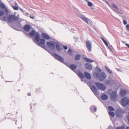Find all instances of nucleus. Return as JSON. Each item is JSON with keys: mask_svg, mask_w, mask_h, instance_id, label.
I'll return each mask as SVG.
<instances>
[{"mask_svg": "<svg viewBox=\"0 0 129 129\" xmlns=\"http://www.w3.org/2000/svg\"><path fill=\"white\" fill-rule=\"evenodd\" d=\"M45 40L43 39H41L40 40V42L37 44V45L43 48L51 54L52 52V51L45 46Z\"/></svg>", "mask_w": 129, "mask_h": 129, "instance_id": "1", "label": "nucleus"}, {"mask_svg": "<svg viewBox=\"0 0 129 129\" xmlns=\"http://www.w3.org/2000/svg\"><path fill=\"white\" fill-rule=\"evenodd\" d=\"M7 18L9 22L10 23H12L14 21H17L19 19V17L14 15L8 16Z\"/></svg>", "mask_w": 129, "mask_h": 129, "instance_id": "2", "label": "nucleus"}, {"mask_svg": "<svg viewBox=\"0 0 129 129\" xmlns=\"http://www.w3.org/2000/svg\"><path fill=\"white\" fill-rule=\"evenodd\" d=\"M95 85L97 88L101 91H104L106 89V86L102 83L96 82Z\"/></svg>", "mask_w": 129, "mask_h": 129, "instance_id": "3", "label": "nucleus"}, {"mask_svg": "<svg viewBox=\"0 0 129 129\" xmlns=\"http://www.w3.org/2000/svg\"><path fill=\"white\" fill-rule=\"evenodd\" d=\"M110 8L117 13L120 14H122V11L119 10L118 7L115 4H111L110 6Z\"/></svg>", "mask_w": 129, "mask_h": 129, "instance_id": "4", "label": "nucleus"}, {"mask_svg": "<svg viewBox=\"0 0 129 129\" xmlns=\"http://www.w3.org/2000/svg\"><path fill=\"white\" fill-rule=\"evenodd\" d=\"M121 105L123 106H125L129 105V99L125 97L122 99L121 101Z\"/></svg>", "mask_w": 129, "mask_h": 129, "instance_id": "5", "label": "nucleus"}, {"mask_svg": "<svg viewBox=\"0 0 129 129\" xmlns=\"http://www.w3.org/2000/svg\"><path fill=\"white\" fill-rule=\"evenodd\" d=\"M98 76H96L97 78L100 81H102L105 79L107 76L106 74L104 72H102Z\"/></svg>", "mask_w": 129, "mask_h": 129, "instance_id": "6", "label": "nucleus"}, {"mask_svg": "<svg viewBox=\"0 0 129 129\" xmlns=\"http://www.w3.org/2000/svg\"><path fill=\"white\" fill-rule=\"evenodd\" d=\"M86 45L88 51L90 52L91 51L92 44L90 41H86Z\"/></svg>", "mask_w": 129, "mask_h": 129, "instance_id": "7", "label": "nucleus"}, {"mask_svg": "<svg viewBox=\"0 0 129 129\" xmlns=\"http://www.w3.org/2000/svg\"><path fill=\"white\" fill-rule=\"evenodd\" d=\"M47 45L52 50H54L55 49V42H54L52 41H51L50 42H47L46 43Z\"/></svg>", "mask_w": 129, "mask_h": 129, "instance_id": "8", "label": "nucleus"}, {"mask_svg": "<svg viewBox=\"0 0 129 129\" xmlns=\"http://www.w3.org/2000/svg\"><path fill=\"white\" fill-rule=\"evenodd\" d=\"M53 55L56 59L62 63H64V60L62 57L58 55L55 53H54Z\"/></svg>", "mask_w": 129, "mask_h": 129, "instance_id": "9", "label": "nucleus"}, {"mask_svg": "<svg viewBox=\"0 0 129 129\" xmlns=\"http://www.w3.org/2000/svg\"><path fill=\"white\" fill-rule=\"evenodd\" d=\"M123 111L122 109H120L117 110L116 113V115L118 117H121L123 115Z\"/></svg>", "mask_w": 129, "mask_h": 129, "instance_id": "10", "label": "nucleus"}, {"mask_svg": "<svg viewBox=\"0 0 129 129\" xmlns=\"http://www.w3.org/2000/svg\"><path fill=\"white\" fill-rule=\"evenodd\" d=\"M117 92L116 91H113L111 94V98L112 101H115L116 99Z\"/></svg>", "mask_w": 129, "mask_h": 129, "instance_id": "11", "label": "nucleus"}, {"mask_svg": "<svg viewBox=\"0 0 129 129\" xmlns=\"http://www.w3.org/2000/svg\"><path fill=\"white\" fill-rule=\"evenodd\" d=\"M95 69L96 71L93 73V76L94 77H98L101 72V70L97 66L96 67Z\"/></svg>", "mask_w": 129, "mask_h": 129, "instance_id": "12", "label": "nucleus"}, {"mask_svg": "<svg viewBox=\"0 0 129 129\" xmlns=\"http://www.w3.org/2000/svg\"><path fill=\"white\" fill-rule=\"evenodd\" d=\"M91 91L95 95H98L97 90L96 87L94 85H91L90 87Z\"/></svg>", "mask_w": 129, "mask_h": 129, "instance_id": "13", "label": "nucleus"}, {"mask_svg": "<svg viewBox=\"0 0 129 129\" xmlns=\"http://www.w3.org/2000/svg\"><path fill=\"white\" fill-rule=\"evenodd\" d=\"M9 13L8 11L7 8H6L4 10H0V16H2L4 15V14L6 15L8 14Z\"/></svg>", "mask_w": 129, "mask_h": 129, "instance_id": "14", "label": "nucleus"}, {"mask_svg": "<svg viewBox=\"0 0 129 129\" xmlns=\"http://www.w3.org/2000/svg\"><path fill=\"white\" fill-rule=\"evenodd\" d=\"M35 39L36 42L34 40V42L37 45V43H40L39 42L40 40V35L39 33L38 32H37L35 35Z\"/></svg>", "mask_w": 129, "mask_h": 129, "instance_id": "15", "label": "nucleus"}, {"mask_svg": "<svg viewBox=\"0 0 129 129\" xmlns=\"http://www.w3.org/2000/svg\"><path fill=\"white\" fill-rule=\"evenodd\" d=\"M79 17L81 18L84 21L88 24L89 23V22H90L89 19L84 17L83 15H80Z\"/></svg>", "mask_w": 129, "mask_h": 129, "instance_id": "16", "label": "nucleus"}, {"mask_svg": "<svg viewBox=\"0 0 129 129\" xmlns=\"http://www.w3.org/2000/svg\"><path fill=\"white\" fill-rule=\"evenodd\" d=\"M30 26L27 24L25 25L23 27L24 30L26 32H29L30 29Z\"/></svg>", "mask_w": 129, "mask_h": 129, "instance_id": "17", "label": "nucleus"}, {"mask_svg": "<svg viewBox=\"0 0 129 129\" xmlns=\"http://www.w3.org/2000/svg\"><path fill=\"white\" fill-rule=\"evenodd\" d=\"M85 67L87 69L89 70H91L92 69V66L90 63H87L85 64Z\"/></svg>", "mask_w": 129, "mask_h": 129, "instance_id": "18", "label": "nucleus"}, {"mask_svg": "<svg viewBox=\"0 0 129 129\" xmlns=\"http://www.w3.org/2000/svg\"><path fill=\"white\" fill-rule=\"evenodd\" d=\"M75 72L77 74L78 76H79L81 79H84V76L83 74L80 71H75Z\"/></svg>", "mask_w": 129, "mask_h": 129, "instance_id": "19", "label": "nucleus"}, {"mask_svg": "<svg viewBox=\"0 0 129 129\" xmlns=\"http://www.w3.org/2000/svg\"><path fill=\"white\" fill-rule=\"evenodd\" d=\"M90 111L92 113L95 112L97 110L96 107L95 106L93 105L90 106Z\"/></svg>", "mask_w": 129, "mask_h": 129, "instance_id": "20", "label": "nucleus"}, {"mask_svg": "<svg viewBox=\"0 0 129 129\" xmlns=\"http://www.w3.org/2000/svg\"><path fill=\"white\" fill-rule=\"evenodd\" d=\"M42 37L44 39L49 40L50 39V36L47 34L46 33H44L42 34Z\"/></svg>", "mask_w": 129, "mask_h": 129, "instance_id": "21", "label": "nucleus"}, {"mask_svg": "<svg viewBox=\"0 0 129 129\" xmlns=\"http://www.w3.org/2000/svg\"><path fill=\"white\" fill-rule=\"evenodd\" d=\"M84 75L85 77L88 79H90L91 78V76L90 74L87 72H84Z\"/></svg>", "mask_w": 129, "mask_h": 129, "instance_id": "22", "label": "nucleus"}, {"mask_svg": "<svg viewBox=\"0 0 129 129\" xmlns=\"http://www.w3.org/2000/svg\"><path fill=\"white\" fill-rule=\"evenodd\" d=\"M56 47L57 50L58 51H60L62 50V48L60 46L58 42H57L56 44Z\"/></svg>", "mask_w": 129, "mask_h": 129, "instance_id": "23", "label": "nucleus"}, {"mask_svg": "<svg viewBox=\"0 0 129 129\" xmlns=\"http://www.w3.org/2000/svg\"><path fill=\"white\" fill-rule=\"evenodd\" d=\"M69 67L72 70H74L76 69L77 66L74 64H72L70 65Z\"/></svg>", "mask_w": 129, "mask_h": 129, "instance_id": "24", "label": "nucleus"}, {"mask_svg": "<svg viewBox=\"0 0 129 129\" xmlns=\"http://www.w3.org/2000/svg\"><path fill=\"white\" fill-rule=\"evenodd\" d=\"M37 32H36L35 30H33L29 33V35L33 37L34 36L36 35V34Z\"/></svg>", "mask_w": 129, "mask_h": 129, "instance_id": "25", "label": "nucleus"}, {"mask_svg": "<svg viewBox=\"0 0 129 129\" xmlns=\"http://www.w3.org/2000/svg\"><path fill=\"white\" fill-rule=\"evenodd\" d=\"M126 93V91L124 90H122L120 92V94L122 96H124Z\"/></svg>", "mask_w": 129, "mask_h": 129, "instance_id": "26", "label": "nucleus"}, {"mask_svg": "<svg viewBox=\"0 0 129 129\" xmlns=\"http://www.w3.org/2000/svg\"><path fill=\"white\" fill-rule=\"evenodd\" d=\"M108 98V96L106 94H103L101 96V99L103 100H106Z\"/></svg>", "mask_w": 129, "mask_h": 129, "instance_id": "27", "label": "nucleus"}, {"mask_svg": "<svg viewBox=\"0 0 129 129\" xmlns=\"http://www.w3.org/2000/svg\"><path fill=\"white\" fill-rule=\"evenodd\" d=\"M84 60L86 62H94V61L92 60L89 59L87 58L86 57H84Z\"/></svg>", "mask_w": 129, "mask_h": 129, "instance_id": "28", "label": "nucleus"}, {"mask_svg": "<svg viewBox=\"0 0 129 129\" xmlns=\"http://www.w3.org/2000/svg\"><path fill=\"white\" fill-rule=\"evenodd\" d=\"M81 58V56L79 54H77L75 57V59L76 60H78L80 59Z\"/></svg>", "mask_w": 129, "mask_h": 129, "instance_id": "29", "label": "nucleus"}, {"mask_svg": "<svg viewBox=\"0 0 129 129\" xmlns=\"http://www.w3.org/2000/svg\"><path fill=\"white\" fill-rule=\"evenodd\" d=\"M0 7L3 9H5V5L3 3H1L0 5Z\"/></svg>", "mask_w": 129, "mask_h": 129, "instance_id": "30", "label": "nucleus"}, {"mask_svg": "<svg viewBox=\"0 0 129 129\" xmlns=\"http://www.w3.org/2000/svg\"><path fill=\"white\" fill-rule=\"evenodd\" d=\"M109 114L110 116H111L112 117H113L115 115L114 113L112 111H110L109 112Z\"/></svg>", "mask_w": 129, "mask_h": 129, "instance_id": "31", "label": "nucleus"}, {"mask_svg": "<svg viewBox=\"0 0 129 129\" xmlns=\"http://www.w3.org/2000/svg\"><path fill=\"white\" fill-rule=\"evenodd\" d=\"M112 80H108L106 82V84L107 85H109L110 84Z\"/></svg>", "mask_w": 129, "mask_h": 129, "instance_id": "32", "label": "nucleus"}, {"mask_svg": "<svg viewBox=\"0 0 129 129\" xmlns=\"http://www.w3.org/2000/svg\"><path fill=\"white\" fill-rule=\"evenodd\" d=\"M115 129H125V128L123 126H119L116 127Z\"/></svg>", "mask_w": 129, "mask_h": 129, "instance_id": "33", "label": "nucleus"}, {"mask_svg": "<svg viewBox=\"0 0 129 129\" xmlns=\"http://www.w3.org/2000/svg\"><path fill=\"white\" fill-rule=\"evenodd\" d=\"M68 54L70 55H72V51L71 49H70L68 51Z\"/></svg>", "mask_w": 129, "mask_h": 129, "instance_id": "34", "label": "nucleus"}, {"mask_svg": "<svg viewBox=\"0 0 129 129\" xmlns=\"http://www.w3.org/2000/svg\"><path fill=\"white\" fill-rule=\"evenodd\" d=\"M12 7L15 10H18V7L17 6H12Z\"/></svg>", "mask_w": 129, "mask_h": 129, "instance_id": "35", "label": "nucleus"}, {"mask_svg": "<svg viewBox=\"0 0 129 129\" xmlns=\"http://www.w3.org/2000/svg\"><path fill=\"white\" fill-rule=\"evenodd\" d=\"M109 109L111 111H113L114 109L111 106H109L108 107Z\"/></svg>", "mask_w": 129, "mask_h": 129, "instance_id": "36", "label": "nucleus"}, {"mask_svg": "<svg viewBox=\"0 0 129 129\" xmlns=\"http://www.w3.org/2000/svg\"><path fill=\"white\" fill-rule=\"evenodd\" d=\"M87 2L88 3V6L91 7L92 6L93 4L92 3L90 2H89L88 1Z\"/></svg>", "mask_w": 129, "mask_h": 129, "instance_id": "37", "label": "nucleus"}, {"mask_svg": "<svg viewBox=\"0 0 129 129\" xmlns=\"http://www.w3.org/2000/svg\"><path fill=\"white\" fill-rule=\"evenodd\" d=\"M104 43L105 44L106 46L107 47H108V48L110 49V48H109V47L108 46V43L106 41L105 42H104Z\"/></svg>", "mask_w": 129, "mask_h": 129, "instance_id": "38", "label": "nucleus"}, {"mask_svg": "<svg viewBox=\"0 0 129 129\" xmlns=\"http://www.w3.org/2000/svg\"><path fill=\"white\" fill-rule=\"evenodd\" d=\"M126 27L128 31H129V24H127L126 26Z\"/></svg>", "mask_w": 129, "mask_h": 129, "instance_id": "39", "label": "nucleus"}, {"mask_svg": "<svg viewBox=\"0 0 129 129\" xmlns=\"http://www.w3.org/2000/svg\"><path fill=\"white\" fill-rule=\"evenodd\" d=\"M7 20L6 17L5 16L3 18V20L6 21Z\"/></svg>", "mask_w": 129, "mask_h": 129, "instance_id": "40", "label": "nucleus"}, {"mask_svg": "<svg viewBox=\"0 0 129 129\" xmlns=\"http://www.w3.org/2000/svg\"><path fill=\"white\" fill-rule=\"evenodd\" d=\"M123 23L125 25L127 24V22L125 20H123Z\"/></svg>", "mask_w": 129, "mask_h": 129, "instance_id": "41", "label": "nucleus"}, {"mask_svg": "<svg viewBox=\"0 0 129 129\" xmlns=\"http://www.w3.org/2000/svg\"><path fill=\"white\" fill-rule=\"evenodd\" d=\"M127 119L128 121V124L129 125V114L127 116Z\"/></svg>", "mask_w": 129, "mask_h": 129, "instance_id": "42", "label": "nucleus"}, {"mask_svg": "<svg viewBox=\"0 0 129 129\" xmlns=\"http://www.w3.org/2000/svg\"><path fill=\"white\" fill-rule=\"evenodd\" d=\"M63 48L65 50H67L68 49V47L67 46H63Z\"/></svg>", "mask_w": 129, "mask_h": 129, "instance_id": "43", "label": "nucleus"}, {"mask_svg": "<svg viewBox=\"0 0 129 129\" xmlns=\"http://www.w3.org/2000/svg\"><path fill=\"white\" fill-rule=\"evenodd\" d=\"M107 71L110 73H112V71L110 70L109 69V70H108Z\"/></svg>", "mask_w": 129, "mask_h": 129, "instance_id": "44", "label": "nucleus"}, {"mask_svg": "<svg viewBox=\"0 0 129 129\" xmlns=\"http://www.w3.org/2000/svg\"><path fill=\"white\" fill-rule=\"evenodd\" d=\"M40 89L38 88V89H36V92H38L40 91Z\"/></svg>", "mask_w": 129, "mask_h": 129, "instance_id": "45", "label": "nucleus"}, {"mask_svg": "<svg viewBox=\"0 0 129 129\" xmlns=\"http://www.w3.org/2000/svg\"><path fill=\"white\" fill-rule=\"evenodd\" d=\"M19 9L21 10V11L23 13H24L25 11H23L21 8H19Z\"/></svg>", "mask_w": 129, "mask_h": 129, "instance_id": "46", "label": "nucleus"}, {"mask_svg": "<svg viewBox=\"0 0 129 129\" xmlns=\"http://www.w3.org/2000/svg\"><path fill=\"white\" fill-rule=\"evenodd\" d=\"M101 38L104 42H105L106 41L104 40V39L102 37H101Z\"/></svg>", "mask_w": 129, "mask_h": 129, "instance_id": "47", "label": "nucleus"}, {"mask_svg": "<svg viewBox=\"0 0 129 129\" xmlns=\"http://www.w3.org/2000/svg\"><path fill=\"white\" fill-rule=\"evenodd\" d=\"M125 45H126V46L128 48H129V44H127V43H126L125 44Z\"/></svg>", "mask_w": 129, "mask_h": 129, "instance_id": "48", "label": "nucleus"}, {"mask_svg": "<svg viewBox=\"0 0 129 129\" xmlns=\"http://www.w3.org/2000/svg\"><path fill=\"white\" fill-rule=\"evenodd\" d=\"M105 2L108 5V6L110 7V5L107 1H105Z\"/></svg>", "mask_w": 129, "mask_h": 129, "instance_id": "49", "label": "nucleus"}, {"mask_svg": "<svg viewBox=\"0 0 129 129\" xmlns=\"http://www.w3.org/2000/svg\"><path fill=\"white\" fill-rule=\"evenodd\" d=\"M105 68L107 70V71L108 70H109V68H108V67H106V66H105Z\"/></svg>", "mask_w": 129, "mask_h": 129, "instance_id": "50", "label": "nucleus"}, {"mask_svg": "<svg viewBox=\"0 0 129 129\" xmlns=\"http://www.w3.org/2000/svg\"><path fill=\"white\" fill-rule=\"evenodd\" d=\"M27 95L29 96H30L31 95V93H30L29 92L27 93Z\"/></svg>", "mask_w": 129, "mask_h": 129, "instance_id": "51", "label": "nucleus"}, {"mask_svg": "<svg viewBox=\"0 0 129 129\" xmlns=\"http://www.w3.org/2000/svg\"><path fill=\"white\" fill-rule=\"evenodd\" d=\"M30 17L32 19H34V16H30Z\"/></svg>", "mask_w": 129, "mask_h": 129, "instance_id": "52", "label": "nucleus"}, {"mask_svg": "<svg viewBox=\"0 0 129 129\" xmlns=\"http://www.w3.org/2000/svg\"><path fill=\"white\" fill-rule=\"evenodd\" d=\"M74 38L75 39V40H77V38H76V37H74Z\"/></svg>", "mask_w": 129, "mask_h": 129, "instance_id": "53", "label": "nucleus"}, {"mask_svg": "<svg viewBox=\"0 0 129 129\" xmlns=\"http://www.w3.org/2000/svg\"><path fill=\"white\" fill-rule=\"evenodd\" d=\"M126 129H129V126H127L126 128Z\"/></svg>", "mask_w": 129, "mask_h": 129, "instance_id": "54", "label": "nucleus"}, {"mask_svg": "<svg viewBox=\"0 0 129 129\" xmlns=\"http://www.w3.org/2000/svg\"><path fill=\"white\" fill-rule=\"evenodd\" d=\"M117 70L118 71H120V69H118Z\"/></svg>", "mask_w": 129, "mask_h": 129, "instance_id": "55", "label": "nucleus"}, {"mask_svg": "<svg viewBox=\"0 0 129 129\" xmlns=\"http://www.w3.org/2000/svg\"><path fill=\"white\" fill-rule=\"evenodd\" d=\"M121 42L123 43H124L125 42H124V41H122Z\"/></svg>", "mask_w": 129, "mask_h": 129, "instance_id": "56", "label": "nucleus"}, {"mask_svg": "<svg viewBox=\"0 0 129 129\" xmlns=\"http://www.w3.org/2000/svg\"><path fill=\"white\" fill-rule=\"evenodd\" d=\"M25 14H27V15H29V14L28 13H25Z\"/></svg>", "mask_w": 129, "mask_h": 129, "instance_id": "57", "label": "nucleus"}, {"mask_svg": "<svg viewBox=\"0 0 129 129\" xmlns=\"http://www.w3.org/2000/svg\"><path fill=\"white\" fill-rule=\"evenodd\" d=\"M30 108H31V109L32 108V107L31 106Z\"/></svg>", "mask_w": 129, "mask_h": 129, "instance_id": "58", "label": "nucleus"}, {"mask_svg": "<svg viewBox=\"0 0 129 129\" xmlns=\"http://www.w3.org/2000/svg\"><path fill=\"white\" fill-rule=\"evenodd\" d=\"M1 0H0V3H1Z\"/></svg>", "mask_w": 129, "mask_h": 129, "instance_id": "59", "label": "nucleus"}, {"mask_svg": "<svg viewBox=\"0 0 129 129\" xmlns=\"http://www.w3.org/2000/svg\"><path fill=\"white\" fill-rule=\"evenodd\" d=\"M81 80L82 81H83L82 79H81Z\"/></svg>", "mask_w": 129, "mask_h": 129, "instance_id": "60", "label": "nucleus"}, {"mask_svg": "<svg viewBox=\"0 0 129 129\" xmlns=\"http://www.w3.org/2000/svg\"><path fill=\"white\" fill-rule=\"evenodd\" d=\"M17 113V112H16V114Z\"/></svg>", "mask_w": 129, "mask_h": 129, "instance_id": "61", "label": "nucleus"}, {"mask_svg": "<svg viewBox=\"0 0 129 129\" xmlns=\"http://www.w3.org/2000/svg\"><path fill=\"white\" fill-rule=\"evenodd\" d=\"M128 113L129 114V112H128Z\"/></svg>", "mask_w": 129, "mask_h": 129, "instance_id": "62", "label": "nucleus"}]
</instances>
